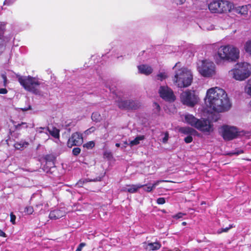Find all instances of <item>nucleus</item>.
<instances>
[{"label": "nucleus", "instance_id": "1", "mask_svg": "<svg viewBox=\"0 0 251 251\" xmlns=\"http://www.w3.org/2000/svg\"><path fill=\"white\" fill-rule=\"evenodd\" d=\"M205 102L208 107L218 113L226 111L231 107L225 91L217 87L207 90Z\"/></svg>", "mask_w": 251, "mask_h": 251}, {"label": "nucleus", "instance_id": "2", "mask_svg": "<svg viewBox=\"0 0 251 251\" xmlns=\"http://www.w3.org/2000/svg\"><path fill=\"white\" fill-rule=\"evenodd\" d=\"M228 74L236 80L243 81L251 75V68L246 63H238L228 72Z\"/></svg>", "mask_w": 251, "mask_h": 251}, {"label": "nucleus", "instance_id": "3", "mask_svg": "<svg viewBox=\"0 0 251 251\" xmlns=\"http://www.w3.org/2000/svg\"><path fill=\"white\" fill-rule=\"evenodd\" d=\"M218 55L224 61L235 62L239 57V50L232 46H223L219 48Z\"/></svg>", "mask_w": 251, "mask_h": 251}, {"label": "nucleus", "instance_id": "4", "mask_svg": "<svg viewBox=\"0 0 251 251\" xmlns=\"http://www.w3.org/2000/svg\"><path fill=\"white\" fill-rule=\"evenodd\" d=\"M17 77L20 84L25 90L36 94L39 93L38 88L41 83L36 78L30 75H17Z\"/></svg>", "mask_w": 251, "mask_h": 251}, {"label": "nucleus", "instance_id": "5", "mask_svg": "<svg viewBox=\"0 0 251 251\" xmlns=\"http://www.w3.org/2000/svg\"><path fill=\"white\" fill-rule=\"evenodd\" d=\"M193 76L189 71L185 69L178 70L175 75L173 81L179 88L187 87L192 82Z\"/></svg>", "mask_w": 251, "mask_h": 251}, {"label": "nucleus", "instance_id": "6", "mask_svg": "<svg viewBox=\"0 0 251 251\" xmlns=\"http://www.w3.org/2000/svg\"><path fill=\"white\" fill-rule=\"evenodd\" d=\"M182 103L188 106L193 107L198 101V98L195 95V92L187 90L183 92L180 96Z\"/></svg>", "mask_w": 251, "mask_h": 251}, {"label": "nucleus", "instance_id": "7", "mask_svg": "<svg viewBox=\"0 0 251 251\" xmlns=\"http://www.w3.org/2000/svg\"><path fill=\"white\" fill-rule=\"evenodd\" d=\"M220 134L225 141H230L236 138L238 135V131L236 127L224 125L221 127Z\"/></svg>", "mask_w": 251, "mask_h": 251}, {"label": "nucleus", "instance_id": "8", "mask_svg": "<svg viewBox=\"0 0 251 251\" xmlns=\"http://www.w3.org/2000/svg\"><path fill=\"white\" fill-rule=\"evenodd\" d=\"M118 107L121 110L132 111L139 109L141 105L139 101L133 100H122L117 101Z\"/></svg>", "mask_w": 251, "mask_h": 251}, {"label": "nucleus", "instance_id": "9", "mask_svg": "<svg viewBox=\"0 0 251 251\" xmlns=\"http://www.w3.org/2000/svg\"><path fill=\"white\" fill-rule=\"evenodd\" d=\"M159 96L164 100L174 102L176 100V96L173 91L168 86H161L158 90Z\"/></svg>", "mask_w": 251, "mask_h": 251}, {"label": "nucleus", "instance_id": "10", "mask_svg": "<svg viewBox=\"0 0 251 251\" xmlns=\"http://www.w3.org/2000/svg\"><path fill=\"white\" fill-rule=\"evenodd\" d=\"M215 66L213 62L203 61L199 72L201 74L205 77L212 76L215 74Z\"/></svg>", "mask_w": 251, "mask_h": 251}, {"label": "nucleus", "instance_id": "11", "mask_svg": "<svg viewBox=\"0 0 251 251\" xmlns=\"http://www.w3.org/2000/svg\"><path fill=\"white\" fill-rule=\"evenodd\" d=\"M195 128L208 134L213 131V124L209 120L205 119H199Z\"/></svg>", "mask_w": 251, "mask_h": 251}, {"label": "nucleus", "instance_id": "12", "mask_svg": "<svg viewBox=\"0 0 251 251\" xmlns=\"http://www.w3.org/2000/svg\"><path fill=\"white\" fill-rule=\"evenodd\" d=\"M83 142L82 134L78 132L73 133L67 142V146L72 148L74 146H79Z\"/></svg>", "mask_w": 251, "mask_h": 251}, {"label": "nucleus", "instance_id": "13", "mask_svg": "<svg viewBox=\"0 0 251 251\" xmlns=\"http://www.w3.org/2000/svg\"><path fill=\"white\" fill-rule=\"evenodd\" d=\"M219 8L221 9V11H218V13H223L227 11H230L233 5L231 3L226 0H219Z\"/></svg>", "mask_w": 251, "mask_h": 251}, {"label": "nucleus", "instance_id": "14", "mask_svg": "<svg viewBox=\"0 0 251 251\" xmlns=\"http://www.w3.org/2000/svg\"><path fill=\"white\" fill-rule=\"evenodd\" d=\"M65 215V212L61 209H55L50 212L49 218L51 220H57Z\"/></svg>", "mask_w": 251, "mask_h": 251}, {"label": "nucleus", "instance_id": "15", "mask_svg": "<svg viewBox=\"0 0 251 251\" xmlns=\"http://www.w3.org/2000/svg\"><path fill=\"white\" fill-rule=\"evenodd\" d=\"M139 72L140 74L148 75L152 73V68L147 65H141L138 66Z\"/></svg>", "mask_w": 251, "mask_h": 251}, {"label": "nucleus", "instance_id": "16", "mask_svg": "<svg viewBox=\"0 0 251 251\" xmlns=\"http://www.w3.org/2000/svg\"><path fill=\"white\" fill-rule=\"evenodd\" d=\"M6 23L3 22H0V38L4 41L9 42L12 38V36L9 35L7 37L4 36V34L6 29Z\"/></svg>", "mask_w": 251, "mask_h": 251}, {"label": "nucleus", "instance_id": "17", "mask_svg": "<svg viewBox=\"0 0 251 251\" xmlns=\"http://www.w3.org/2000/svg\"><path fill=\"white\" fill-rule=\"evenodd\" d=\"M185 120L188 124L195 128L199 119L192 115L187 114L185 116Z\"/></svg>", "mask_w": 251, "mask_h": 251}, {"label": "nucleus", "instance_id": "18", "mask_svg": "<svg viewBox=\"0 0 251 251\" xmlns=\"http://www.w3.org/2000/svg\"><path fill=\"white\" fill-rule=\"evenodd\" d=\"M219 0H215L210 2L208 4V8L210 11L212 13H218V11H221V9L219 8Z\"/></svg>", "mask_w": 251, "mask_h": 251}, {"label": "nucleus", "instance_id": "19", "mask_svg": "<svg viewBox=\"0 0 251 251\" xmlns=\"http://www.w3.org/2000/svg\"><path fill=\"white\" fill-rule=\"evenodd\" d=\"M145 186H147L146 184H132V185H127V186L129 187L128 188L124 189L123 190L124 191H127L130 193H135L137 192L139 189Z\"/></svg>", "mask_w": 251, "mask_h": 251}, {"label": "nucleus", "instance_id": "20", "mask_svg": "<svg viewBox=\"0 0 251 251\" xmlns=\"http://www.w3.org/2000/svg\"><path fill=\"white\" fill-rule=\"evenodd\" d=\"M161 247V245L159 242L153 243H148L145 247V249L155 251L159 250Z\"/></svg>", "mask_w": 251, "mask_h": 251}, {"label": "nucleus", "instance_id": "21", "mask_svg": "<svg viewBox=\"0 0 251 251\" xmlns=\"http://www.w3.org/2000/svg\"><path fill=\"white\" fill-rule=\"evenodd\" d=\"M44 159L46 162V165H49L50 167L54 166V161L55 160V157L52 154H47L45 155Z\"/></svg>", "mask_w": 251, "mask_h": 251}, {"label": "nucleus", "instance_id": "22", "mask_svg": "<svg viewBox=\"0 0 251 251\" xmlns=\"http://www.w3.org/2000/svg\"><path fill=\"white\" fill-rule=\"evenodd\" d=\"M8 83V79L5 72L0 73V87H6Z\"/></svg>", "mask_w": 251, "mask_h": 251}, {"label": "nucleus", "instance_id": "23", "mask_svg": "<svg viewBox=\"0 0 251 251\" xmlns=\"http://www.w3.org/2000/svg\"><path fill=\"white\" fill-rule=\"evenodd\" d=\"M179 131L186 135L193 134L196 131L193 128L190 127H183L179 129Z\"/></svg>", "mask_w": 251, "mask_h": 251}, {"label": "nucleus", "instance_id": "24", "mask_svg": "<svg viewBox=\"0 0 251 251\" xmlns=\"http://www.w3.org/2000/svg\"><path fill=\"white\" fill-rule=\"evenodd\" d=\"M251 7L250 4L248 5H244L239 6L236 8V11L238 13L242 15H246L248 14V7Z\"/></svg>", "mask_w": 251, "mask_h": 251}, {"label": "nucleus", "instance_id": "25", "mask_svg": "<svg viewBox=\"0 0 251 251\" xmlns=\"http://www.w3.org/2000/svg\"><path fill=\"white\" fill-rule=\"evenodd\" d=\"M12 123L14 124L15 129L18 131L22 129H27L28 127L27 124L25 122H22L20 124L15 125L16 122L12 121Z\"/></svg>", "mask_w": 251, "mask_h": 251}, {"label": "nucleus", "instance_id": "26", "mask_svg": "<svg viewBox=\"0 0 251 251\" xmlns=\"http://www.w3.org/2000/svg\"><path fill=\"white\" fill-rule=\"evenodd\" d=\"M29 145L28 142L21 141L20 142H17L14 144V147L19 150H23L24 147H26Z\"/></svg>", "mask_w": 251, "mask_h": 251}, {"label": "nucleus", "instance_id": "27", "mask_svg": "<svg viewBox=\"0 0 251 251\" xmlns=\"http://www.w3.org/2000/svg\"><path fill=\"white\" fill-rule=\"evenodd\" d=\"M48 130L50 134L54 138L58 139L59 138L60 131L56 127H52L51 129L48 128Z\"/></svg>", "mask_w": 251, "mask_h": 251}, {"label": "nucleus", "instance_id": "28", "mask_svg": "<svg viewBox=\"0 0 251 251\" xmlns=\"http://www.w3.org/2000/svg\"><path fill=\"white\" fill-rule=\"evenodd\" d=\"M145 138L144 135L138 136L133 140L130 142V145L131 146L137 145L140 143V141L143 140Z\"/></svg>", "mask_w": 251, "mask_h": 251}, {"label": "nucleus", "instance_id": "29", "mask_svg": "<svg viewBox=\"0 0 251 251\" xmlns=\"http://www.w3.org/2000/svg\"><path fill=\"white\" fill-rule=\"evenodd\" d=\"M92 120L96 123L100 122L102 118L100 114L98 112H94L91 115Z\"/></svg>", "mask_w": 251, "mask_h": 251}, {"label": "nucleus", "instance_id": "30", "mask_svg": "<svg viewBox=\"0 0 251 251\" xmlns=\"http://www.w3.org/2000/svg\"><path fill=\"white\" fill-rule=\"evenodd\" d=\"M168 180H158L156 181L154 183L152 184V186H147L146 188H144V190L148 192H151L153 189H154L155 187L161 182H168Z\"/></svg>", "mask_w": 251, "mask_h": 251}, {"label": "nucleus", "instance_id": "31", "mask_svg": "<svg viewBox=\"0 0 251 251\" xmlns=\"http://www.w3.org/2000/svg\"><path fill=\"white\" fill-rule=\"evenodd\" d=\"M245 90L248 94L251 96V78L248 80Z\"/></svg>", "mask_w": 251, "mask_h": 251}, {"label": "nucleus", "instance_id": "32", "mask_svg": "<svg viewBox=\"0 0 251 251\" xmlns=\"http://www.w3.org/2000/svg\"><path fill=\"white\" fill-rule=\"evenodd\" d=\"M94 146L95 143L93 141H89L83 145V147L87 149H92Z\"/></svg>", "mask_w": 251, "mask_h": 251}, {"label": "nucleus", "instance_id": "33", "mask_svg": "<svg viewBox=\"0 0 251 251\" xmlns=\"http://www.w3.org/2000/svg\"><path fill=\"white\" fill-rule=\"evenodd\" d=\"M157 77L158 80L163 81L164 79L167 77V75L165 73H160L157 75Z\"/></svg>", "mask_w": 251, "mask_h": 251}, {"label": "nucleus", "instance_id": "34", "mask_svg": "<svg viewBox=\"0 0 251 251\" xmlns=\"http://www.w3.org/2000/svg\"><path fill=\"white\" fill-rule=\"evenodd\" d=\"M34 211L33 208L31 206H27L25 208L24 212L30 215L32 214Z\"/></svg>", "mask_w": 251, "mask_h": 251}, {"label": "nucleus", "instance_id": "35", "mask_svg": "<svg viewBox=\"0 0 251 251\" xmlns=\"http://www.w3.org/2000/svg\"><path fill=\"white\" fill-rule=\"evenodd\" d=\"M81 149L78 147L74 148L73 149L72 152L74 155L77 156L80 152Z\"/></svg>", "mask_w": 251, "mask_h": 251}, {"label": "nucleus", "instance_id": "36", "mask_svg": "<svg viewBox=\"0 0 251 251\" xmlns=\"http://www.w3.org/2000/svg\"><path fill=\"white\" fill-rule=\"evenodd\" d=\"M244 153V151L242 150H238L236 151L230 152L228 153V154L230 156L233 155H239L240 154Z\"/></svg>", "mask_w": 251, "mask_h": 251}, {"label": "nucleus", "instance_id": "37", "mask_svg": "<svg viewBox=\"0 0 251 251\" xmlns=\"http://www.w3.org/2000/svg\"><path fill=\"white\" fill-rule=\"evenodd\" d=\"M245 50L251 54V42H248L246 44Z\"/></svg>", "mask_w": 251, "mask_h": 251}, {"label": "nucleus", "instance_id": "38", "mask_svg": "<svg viewBox=\"0 0 251 251\" xmlns=\"http://www.w3.org/2000/svg\"><path fill=\"white\" fill-rule=\"evenodd\" d=\"M184 140V142L187 144L190 143L193 141V137L191 135H189L186 137Z\"/></svg>", "mask_w": 251, "mask_h": 251}, {"label": "nucleus", "instance_id": "39", "mask_svg": "<svg viewBox=\"0 0 251 251\" xmlns=\"http://www.w3.org/2000/svg\"><path fill=\"white\" fill-rule=\"evenodd\" d=\"M166 200L164 198L160 197L157 199L156 202L158 204H163L165 203Z\"/></svg>", "mask_w": 251, "mask_h": 251}, {"label": "nucleus", "instance_id": "40", "mask_svg": "<svg viewBox=\"0 0 251 251\" xmlns=\"http://www.w3.org/2000/svg\"><path fill=\"white\" fill-rule=\"evenodd\" d=\"M186 215V214H185V213L179 212L177 214L174 215L173 216V218L174 219H178L181 218L184 215Z\"/></svg>", "mask_w": 251, "mask_h": 251}, {"label": "nucleus", "instance_id": "41", "mask_svg": "<svg viewBox=\"0 0 251 251\" xmlns=\"http://www.w3.org/2000/svg\"><path fill=\"white\" fill-rule=\"evenodd\" d=\"M16 216L13 214V213L11 212L10 213V222L13 224H15L16 220Z\"/></svg>", "mask_w": 251, "mask_h": 251}, {"label": "nucleus", "instance_id": "42", "mask_svg": "<svg viewBox=\"0 0 251 251\" xmlns=\"http://www.w3.org/2000/svg\"><path fill=\"white\" fill-rule=\"evenodd\" d=\"M169 139V133L168 132H166L165 133V136L162 139V142L163 143H166L167 142Z\"/></svg>", "mask_w": 251, "mask_h": 251}, {"label": "nucleus", "instance_id": "43", "mask_svg": "<svg viewBox=\"0 0 251 251\" xmlns=\"http://www.w3.org/2000/svg\"><path fill=\"white\" fill-rule=\"evenodd\" d=\"M86 246L85 243H81L77 247L76 251H81L82 248Z\"/></svg>", "mask_w": 251, "mask_h": 251}, {"label": "nucleus", "instance_id": "44", "mask_svg": "<svg viewBox=\"0 0 251 251\" xmlns=\"http://www.w3.org/2000/svg\"><path fill=\"white\" fill-rule=\"evenodd\" d=\"M233 227L232 225H230L228 227H226V228H221V230L220 232H219V233H222V232H227L228 231L229 229H230V228H231L232 227Z\"/></svg>", "mask_w": 251, "mask_h": 251}, {"label": "nucleus", "instance_id": "45", "mask_svg": "<svg viewBox=\"0 0 251 251\" xmlns=\"http://www.w3.org/2000/svg\"><path fill=\"white\" fill-rule=\"evenodd\" d=\"M86 181V180H82V179H80L76 183V185L78 186V187H82L83 185L84 184V182Z\"/></svg>", "mask_w": 251, "mask_h": 251}, {"label": "nucleus", "instance_id": "46", "mask_svg": "<svg viewBox=\"0 0 251 251\" xmlns=\"http://www.w3.org/2000/svg\"><path fill=\"white\" fill-rule=\"evenodd\" d=\"M4 50L5 47L3 46L1 42L0 41V55L3 52Z\"/></svg>", "mask_w": 251, "mask_h": 251}, {"label": "nucleus", "instance_id": "47", "mask_svg": "<svg viewBox=\"0 0 251 251\" xmlns=\"http://www.w3.org/2000/svg\"><path fill=\"white\" fill-rule=\"evenodd\" d=\"M8 92L7 90L5 88H0V94H6Z\"/></svg>", "mask_w": 251, "mask_h": 251}, {"label": "nucleus", "instance_id": "48", "mask_svg": "<svg viewBox=\"0 0 251 251\" xmlns=\"http://www.w3.org/2000/svg\"><path fill=\"white\" fill-rule=\"evenodd\" d=\"M96 130V128L94 126H92L87 130L86 131L89 132H93Z\"/></svg>", "mask_w": 251, "mask_h": 251}, {"label": "nucleus", "instance_id": "49", "mask_svg": "<svg viewBox=\"0 0 251 251\" xmlns=\"http://www.w3.org/2000/svg\"><path fill=\"white\" fill-rule=\"evenodd\" d=\"M0 236L3 237H6L7 235L5 232H4L2 230L0 229Z\"/></svg>", "mask_w": 251, "mask_h": 251}, {"label": "nucleus", "instance_id": "50", "mask_svg": "<svg viewBox=\"0 0 251 251\" xmlns=\"http://www.w3.org/2000/svg\"><path fill=\"white\" fill-rule=\"evenodd\" d=\"M31 109V106H29L27 108H22V110L23 111H27L28 110H30Z\"/></svg>", "mask_w": 251, "mask_h": 251}, {"label": "nucleus", "instance_id": "51", "mask_svg": "<svg viewBox=\"0 0 251 251\" xmlns=\"http://www.w3.org/2000/svg\"><path fill=\"white\" fill-rule=\"evenodd\" d=\"M185 1V0H179V2L177 3V4H182L184 3Z\"/></svg>", "mask_w": 251, "mask_h": 251}, {"label": "nucleus", "instance_id": "52", "mask_svg": "<svg viewBox=\"0 0 251 251\" xmlns=\"http://www.w3.org/2000/svg\"><path fill=\"white\" fill-rule=\"evenodd\" d=\"M154 104H155V105L156 106V108L158 109V110H160V107L159 105L157 103H156V102H154Z\"/></svg>", "mask_w": 251, "mask_h": 251}, {"label": "nucleus", "instance_id": "53", "mask_svg": "<svg viewBox=\"0 0 251 251\" xmlns=\"http://www.w3.org/2000/svg\"><path fill=\"white\" fill-rule=\"evenodd\" d=\"M181 224L182 226H186L187 224V223L186 222H183Z\"/></svg>", "mask_w": 251, "mask_h": 251}, {"label": "nucleus", "instance_id": "54", "mask_svg": "<svg viewBox=\"0 0 251 251\" xmlns=\"http://www.w3.org/2000/svg\"><path fill=\"white\" fill-rule=\"evenodd\" d=\"M115 146L117 147H119L120 146V144L119 143H116Z\"/></svg>", "mask_w": 251, "mask_h": 251}, {"label": "nucleus", "instance_id": "55", "mask_svg": "<svg viewBox=\"0 0 251 251\" xmlns=\"http://www.w3.org/2000/svg\"><path fill=\"white\" fill-rule=\"evenodd\" d=\"M205 204V202L204 201H201V205H203V204Z\"/></svg>", "mask_w": 251, "mask_h": 251}, {"label": "nucleus", "instance_id": "56", "mask_svg": "<svg viewBox=\"0 0 251 251\" xmlns=\"http://www.w3.org/2000/svg\"><path fill=\"white\" fill-rule=\"evenodd\" d=\"M218 119H219V118H217L214 120V121H215V122L217 121H218Z\"/></svg>", "mask_w": 251, "mask_h": 251}, {"label": "nucleus", "instance_id": "57", "mask_svg": "<svg viewBox=\"0 0 251 251\" xmlns=\"http://www.w3.org/2000/svg\"><path fill=\"white\" fill-rule=\"evenodd\" d=\"M250 247L251 248V245H250Z\"/></svg>", "mask_w": 251, "mask_h": 251}]
</instances>
